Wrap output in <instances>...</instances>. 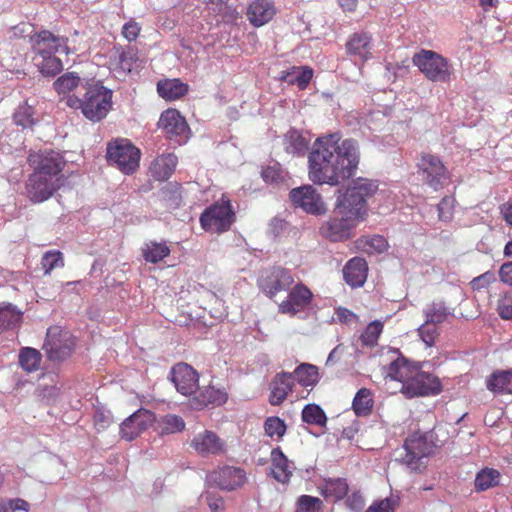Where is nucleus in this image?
Masks as SVG:
<instances>
[{"instance_id": "obj_1", "label": "nucleus", "mask_w": 512, "mask_h": 512, "mask_svg": "<svg viewBox=\"0 0 512 512\" xmlns=\"http://www.w3.org/2000/svg\"><path fill=\"white\" fill-rule=\"evenodd\" d=\"M359 161L355 139L341 140L339 133L320 136L308 154V177L314 184L338 186L354 176Z\"/></svg>"}, {"instance_id": "obj_2", "label": "nucleus", "mask_w": 512, "mask_h": 512, "mask_svg": "<svg viewBox=\"0 0 512 512\" xmlns=\"http://www.w3.org/2000/svg\"><path fill=\"white\" fill-rule=\"evenodd\" d=\"M377 190L378 182L375 180L364 177L353 179L344 191H337L336 213L347 215L356 222L363 221L368 212L367 201Z\"/></svg>"}, {"instance_id": "obj_3", "label": "nucleus", "mask_w": 512, "mask_h": 512, "mask_svg": "<svg viewBox=\"0 0 512 512\" xmlns=\"http://www.w3.org/2000/svg\"><path fill=\"white\" fill-rule=\"evenodd\" d=\"M83 115L86 119L96 123L103 120L112 109L113 91L105 87L102 82H85Z\"/></svg>"}, {"instance_id": "obj_4", "label": "nucleus", "mask_w": 512, "mask_h": 512, "mask_svg": "<svg viewBox=\"0 0 512 512\" xmlns=\"http://www.w3.org/2000/svg\"><path fill=\"white\" fill-rule=\"evenodd\" d=\"M435 446L432 431L423 434H412L404 441V455H401L402 462L410 470L421 472L426 468L424 460L432 454Z\"/></svg>"}, {"instance_id": "obj_5", "label": "nucleus", "mask_w": 512, "mask_h": 512, "mask_svg": "<svg viewBox=\"0 0 512 512\" xmlns=\"http://www.w3.org/2000/svg\"><path fill=\"white\" fill-rule=\"evenodd\" d=\"M412 63L433 82H449L452 75V67L448 60L432 50L422 49L412 57Z\"/></svg>"}, {"instance_id": "obj_6", "label": "nucleus", "mask_w": 512, "mask_h": 512, "mask_svg": "<svg viewBox=\"0 0 512 512\" xmlns=\"http://www.w3.org/2000/svg\"><path fill=\"white\" fill-rule=\"evenodd\" d=\"M140 156V150L126 139L107 146L108 162L125 174H132L139 167Z\"/></svg>"}, {"instance_id": "obj_7", "label": "nucleus", "mask_w": 512, "mask_h": 512, "mask_svg": "<svg viewBox=\"0 0 512 512\" xmlns=\"http://www.w3.org/2000/svg\"><path fill=\"white\" fill-rule=\"evenodd\" d=\"M234 218L230 201L222 199L203 211L200 224L205 231L222 233L230 229Z\"/></svg>"}, {"instance_id": "obj_8", "label": "nucleus", "mask_w": 512, "mask_h": 512, "mask_svg": "<svg viewBox=\"0 0 512 512\" xmlns=\"http://www.w3.org/2000/svg\"><path fill=\"white\" fill-rule=\"evenodd\" d=\"M442 392L440 379L434 374L420 371H413L409 379L404 382L401 393L406 398L436 396Z\"/></svg>"}, {"instance_id": "obj_9", "label": "nucleus", "mask_w": 512, "mask_h": 512, "mask_svg": "<svg viewBox=\"0 0 512 512\" xmlns=\"http://www.w3.org/2000/svg\"><path fill=\"white\" fill-rule=\"evenodd\" d=\"M29 165L33 168V172L40 175L51 177L65 182L62 170L66 165L63 156L53 150H44L30 153L28 157Z\"/></svg>"}, {"instance_id": "obj_10", "label": "nucleus", "mask_w": 512, "mask_h": 512, "mask_svg": "<svg viewBox=\"0 0 512 512\" xmlns=\"http://www.w3.org/2000/svg\"><path fill=\"white\" fill-rule=\"evenodd\" d=\"M68 41V37L54 35L51 31L45 29L31 34L29 43L34 53L33 61H37L39 57L55 55L60 50L68 55L70 53Z\"/></svg>"}, {"instance_id": "obj_11", "label": "nucleus", "mask_w": 512, "mask_h": 512, "mask_svg": "<svg viewBox=\"0 0 512 512\" xmlns=\"http://www.w3.org/2000/svg\"><path fill=\"white\" fill-rule=\"evenodd\" d=\"M42 348L50 361L61 362L71 356L75 341L67 332L54 326L48 328Z\"/></svg>"}, {"instance_id": "obj_12", "label": "nucleus", "mask_w": 512, "mask_h": 512, "mask_svg": "<svg viewBox=\"0 0 512 512\" xmlns=\"http://www.w3.org/2000/svg\"><path fill=\"white\" fill-rule=\"evenodd\" d=\"M293 283L294 277L291 271L281 266L271 267L258 279L260 290L270 299L281 291H288Z\"/></svg>"}, {"instance_id": "obj_13", "label": "nucleus", "mask_w": 512, "mask_h": 512, "mask_svg": "<svg viewBox=\"0 0 512 512\" xmlns=\"http://www.w3.org/2000/svg\"><path fill=\"white\" fill-rule=\"evenodd\" d=\"M157 126L163 130L167 139L178 145L185 144L189 139L190 128L185 118L176 109L170 108L163 111Z\"/></svg>"}, {"instance_id": "obj_14", "label": "nucleus", "mask_w": 512, "mask_h": 512, "mask_svg": "<svg viewBox=\"0 0 512 512\" xmlns=\"http://www.w3.org/2000/svg\"><path fill=\"white\" fill-rule=\"evenodd\" d=\"M292 206L301 208L308 214L321 215L326 212V207L321 195L312 185H303L293 188L289 192Z\"/></svg>"}, {"instance_id": "obj_15", "label": "nucleus", "mask_w": 512, "mask_h": 512, "mask_svg": "<svg viewBox=\"0 0 512 512\" xmlns=\"http://www.w3.org/2000/svg\"><path fill=\"white\" fill-rule=\"evenodd\" d=\"M246 481V472L240 467L224 466L206 476L209 487H217L221 490L232 491L242 486Z\"/></svg>"}, {"instance_id": "obj_16", "label": "nucleus", "mask_w": 512, "mask_h": 512, "mask_svg": "<svg viewBox=\"0 0 512 512\" xmlns=\"http://www.w3.org/2000/svg\"><path fill=\"white\" fill-rule=\"evenodd\" d=\"M61 186L63 181L33 172L26 183V191L33 203H42L52 197Z\"/></svg>"}, {"instance_id": "obj_17", "label": "nucleus", "mask_w": 512, "mask_h": 512, "mask_svg": "<svg viewBox=\"0 0 512 512\" xmlns=\"http://www.w3.org/2000/svg\"><path fill=\"white\" fill-rule=\"evenodd\" d=\"M169 376L176 390L184 396L195 395L199 388V374L187 363L174 365Z\"/></svg>"}, {"instance_id": "obj_18", "label": "nucleus", "mask_w": 512, "mask_h": 512, "mask_svg": "<svg viewBox=\"0 0 512 512\" xmlns=\"http://www.w3.org/2000/svg\"><path fill=\"white\" fill-rule=\"evenodd\" d=\"M357 223L352 218H348L347 215L336 213L334 208L332 215L322 224L320 232L330 241H343L350 238L351 231Z\"/></svg>"}, {"instance_id": "obj_19", "label": "nucleus", "mask_w": 512, "mask_h": 512, "mask_svg": "<svg viewBox=\"0 0 512 512\" xmlns=\"http://www.w3.org/2000/svg\"><path fill=\"white\" fill-rule=\"evenodd\" d=\"M154 422H156L155 414L148 409L140 408L121 423L120 434L123 439L132 441Z\"/></svg>"}, {"instance_id": "obj_20", "label": "nucleus", "mask_w": 512, "mask_h": 512, "mask_svg": "<svg viewBox=\"0 0 512 512\" xmlns=\"http://www.w3.org/2000/svg\"><path fill=\"white\" fill-rule=\"evenodd\" d=\"M313 297V293L306 285L301 282L297 283L289 289L287 299L279 304L278 311L281 314L295 316L310 306Z\"/></svg>"}, {"instance_id": "obj_21", "label": "nucleus", "mask_w": 512, "mask_h": 512, "mask_svg": "<svg viewBox=\"0 0 512 512\" xmlns=\"http://www.w3.org/2000/svg\"><path fill=\"white\" fill-rule=\"evenodd\" d=\"M424 181L434 190L443 186L446 178V168L440 158L432 154H424L418 164Z\"/></svg>"}, {"instance_id": "obj_22", "label": "nucleus", "mask_w": 512, "mask_h": 512, "mask_svg": "<svg viewBox=\"0 0 512 512\" xmlns=\"http://www.w3.org/2000/svg\"><path fill=\"white\" fill-rule=\"evenodd\" d=\"M190 446L203 457L218 455L225 451V442L210 430L196 434L191 440Z\"/></svg>"}, {"instance_id": "obj_23", "label": "nucleus", "mask_w": 512, "mask_h": 512, "mask_svg": "<svg viewBox=\"0 0 512 512\" xmlns=\"http://www.w3.org/2000/svg\"><path fill=\"white\" fill-rule=\"evenodd\" d=\"M294 381L295 378L292 373L285 371L277 373L271 382L270 404L274 406L282 404L288 394L292 392Z\"/></svg>"}, {"instance_id": "obj_24", "label": "nucleus", "mask_w": 512, "mask_h": 512, "mask_svg": "<svg viewBox=\"0 0 512 512\" xmlns=\"http://www.w3.org/2000/svg\"><path fill=\"white\" fill-rule=\"evenodd\" d=\"M228 394L225 389L215 388L208 385L204 388H198L191 400V405L195 409H202L208 405L220 406L226 403Z\"/></svg>"}, {"instance_id": "obj_25", "label": "nucleus", "mask_w": 512, "mask_h": 512, "mask_svg": "<svg viewBox=\"0 0 512 512\" xmlns=\"http://www.w3.org/2000/svg\"><path fill=\"white\" fill-rule=\"evenodd\" d=\"M368 266L364 258L354 257L343 268L345 282L351 287H361L367 278Z\"/></svg>"}, {"instance_id": "obj_26", "label": "nucleus", "mask_w": 512, "mask_h": 512, "mask_svg": "<svg viewBox=\"0 0 512 512\" xmlns=\"http://www.w3.org/2000/svg\"><path fill=\"white\" fill-rule=\"evenodd\" d=\"M275 14V8L270 0H255L247 10L248 20L255 27L268 23Z\"/></svg>"}, {"instance_id": "obj_27", "label": "nucleus", "mask_w": 512, "mask_h": 512, "mask_svg": "<svg viewBox=\"0 0 512 512\" xmlns=\"http://www.w3.org/2000/svg\"><path fill=\"white\" fill-rule=\"evenodd\" d=\"M420 364L417 362H412L400 355L397 359L392 361L387 367L386 376L391 380L402 382V385L405 381H407L413 371L420 369Z\"/></svg>"}, {"instance_id": "obj_28", "label": "nucleus", "mask_w": 512, "mask_h": 512, "mask_svg": "<svg viewBox=\"0 0 512 512\" xmlns=\"http://www.w3.org/2000/svg\"><path fill=\"white\" fill-rule=\"evenodd\" d=\"M271 461L274 467V478L281 483L288 482L292 476L294 466L293 463L288 460L280 447H276L271 451Z\"/></svg>"}, {"instance_id": "obj_29", "label": "nucleus", "mask_w": 512, "mask_h": 512, "mask_svg": "<svg viewBox=\"0 0 512 512\" xmlns=\"http://www.w3.org/2000/svg\"><path fill=\"white\" fill-rule=\"evenodd\" d=\"M346 50L363 61L371 58V37L365 32L354 33L346 43Z\"/></svg>"}, {"instance_id": "obj_30", "label": "nucleus", "mask_w": 512, "mask_h": 512, "mask_svg": "<svg viewBox=\"0 0 512 512\" xmlns=\"http://www.w3.org/2000/svg\"><path fill=\"white\" fill-rule=\"evenodd\" d=\"M178 159L176 155L168 153L155 159L151 166V175L158 181H165L174 173Z\"/></svg>"}, {"instance_id": "obj_31", "label": "nucleus", "mask_w": 512, "mask_h": 512, "mask_svg": "<svg viewBox=\"0 0 512 512\" xmlns=\"http://www.w3.org/2000/svg\"><path fill=\"white\" fill-rule=\"evenodd\" d=\"M23 312L12 303L0 304V334L4 331L19 328L22 323Z\"/></svg>"}, {"instance_id": "obj_32", "label": "nucleus", "mask_w": 512, "mask_h": 512, "mask_svg": "<svg viewBox=\"0 0 512 512\" xmlns=\"http://www.w3.org/2000/svg\"><path fill=\"white\" fill-rule=\"evenodd\" d=\"M189 91L188 84L182 82L180 79H165L157 83V92L160 97L165 100H176Z\"/></svg>"}, {"instance_id": "obj_33", "label": "nucleus", "mask_w": 512, "mask_h": 512, "mask_svg": "<svg viewBox=\"0 0 512 512\" xmlns=\"http://www.w3.org/2000/svg\"><path fill=\"white\" fill-rule=\"evenodd\" d=\"M313 77V70L307 66L292 67L283 71L279 79L289 85H297L299 89H305Z\"/></svg>"}, {"instance_id": "obj_34", "label": "nucleus", "mask_w": 512, "mask_h": 512, "mask_svg": "<svg viewBox=\"0 0 512 512\" xmlns=\"http://www.w3.org/2000/svg\"><path fill=\"white\" fill-rule=\"evenodd\" d=\"M285 151L296 156H303L309 148V140L300 131L291 128L284 135Z\"/></svg>"}, {"instance_id": "obj_35", "label": "nucleus", "mask_w": 512, "mask_h": 512, "mask_svg": "<svg viewBox=\"0 0 512 512\" xmlns=\"http://www.w3.org/2000/svg\"><path fill=\"white\" fill-rule=\"evenodd\" d=\"M292 374L302 387H314L320 380L318 367L309 363L298 365Z\"/></svg>"}, {"instance_id": "obj_36", "label": "nucleus", "mask_w": 512, "mask_h": 512, "mask_svg": "<svg viewBox=\"0 0 512 512\" xmlns=\"http://www.w3.org/2000/svg\"><path fill=\"white\" fill-rule=\"evenodd\" d=\"M512 381V369L496 370L486 378V388L495 393L502 394Z\"/></svg>"}, {"instance_id": "obj_37", "label": "nucleus", "mask_w": 512, "mask_h": 512, "mask_svg": "<svg viewBox=\"0 0 512 512\" xmlns=\"http://www.w3.org/2000/svg\"><path fill=\"white\" fill-rule=\"evenodd\" d=\"M143 258L146 262L156 264L170 254L166 242L150 241L142 247Z\"/></svg>"}, {"instance_id": "obj_38", "label": "nucleus", "mask_w": 512, "mask_h": 512, "mask_svg": "<svg viewBox=\"0 0 512 512\" xmlns=\"http://www.w3.org/2000/svg\"><path fill=\"white\" fill-rule=\"evenodd\" d=\"M19 365L27 373H32L40 368L41 353L32 347H23L19 351Z\"/></svg>"}, {"instance_id": "obj_39", "label": "nucleus", "mask_w": 512, "mask_h": 512, "mask_svg": "<svg viewBox=\"0 0 512 512\" xmlns=\"http://www.w3.org/2000/svg\"><path fill=\"white\" fill-rule=\"evenodd\" d=\"M500 478L501 474L498 470L486 467L476 474L474 481L475 490L481 492L493 488L499 485Z\"/></svg>"}, {"instance_id": "obj_40", "label": "nucleus", "mask_w": 512, "mask_h": 512, "mask_svg": "<svg viewBox=\"0 0 512 512\" xmlns=\"http://www.w3.org/2000/svg\"><path fill=\"white\" fill-rule=\"evenodd\" d=\"M80 85L85 86L76 72H66L53 82V88L59 95L68 94Z\"/></svg>"}, {"instance_id": "obj_41", "label": "nucleus", "mask_w": 512, "mask_h": 512, "mask_svg": "<svg viewBox=\"0 0 512 512\" xmlns=\"http://www.w3.org/2000/svg\"><path fill=\"white\" fill-rule=\"evenodd\" d=\"M38 71L45 77H55L63 70V63L55 55L39 57L34 61Z\"/></svg>"}, {"instance_id": "obj_42", "label": "nucleus", "mask_w": 512, "mask_h": 512, "mask_svg": "<svg viewBox=\"0 0 512 512\" xmlns=\"http://www.w3.org/2000/svg\"><path fill=\"white\" fill-rule=\"evenodd\" d=\"M185 429V422L182 417L175 414H167L157 421V430L161 435H168L181 432Z\"/></svg>"}, {"instance_id": "obj_43", "label": "nucleus", "mask_w": 512, "mask_h": 512, "mask_svg": "<svg viewBox=\"0 0 512 512\" xmlns=\"http://www.w3.org/2000/svg\"><path fill=\"white\" fill-rule=\"evenodd\" d=\"M301 418L303 422L309 425H317L320 427H324L328 420L325 411L315 403L304 406Z\"/></svg>"}, {"instance_id": "obj_44", "label": "nucleus", "mask_w": 512, "mask_h": 512, "mask_svg": "<svg viewBox=\"0 0 512 512\" xmlns=\"http://www.w3.org/2000/svg\"><path fill=\"white\" fill-rule=\"evenodd\" d=\"M373 407V399L371 398V392L367 388H361L356 393L352 408L357 416H367L371 413Z\"/></svg>"}, {"instance_id": "obj_45", "label": "nucleus", "mask_w": 512, "mask_h": 512, "mask_svg": "<svg viewBox=\"0 0 512 512\" xmlns=\"http://www.w3.org/2000/svg\"><path fill=\"white\" fill-rule=\"evenodd\" d=\"M424 313L426 316V324L442 323L450 314L444 302H433Z\"/></svg>"}, {"instance_id": "obj_46", "label": "nucleus", "mask_w": 512, "mask_h": 512, "mask_svg": "<svg viewBox=\"0 0 512 512\" xmlns=\"http://www.w3.org/2000/svg\"><path fill=\"white\" fill-rule=\"evenodd\" d=\"M34 109L32 106L24 103L20 105L13 114L14 123L22 128H30L35 124L33 117Z\"/></svg>"}, {"instance_id": "obj_47", "label": "nucleus", "mask_w": 512, "mask_h": 512, "mask_svg": "<svg viewBox=\"0 0 512 512\" xmlns=\"http://www.w3.org/2000/svg\"><path fill=\"white\" fill-rule=\"evenodd\" d=\"M382 330L383 323L381 321L375 320L369 323L360 336L362 344L369 347L376 345Z\"/></svg>"}, {"instance_id": "obj_48", "label": "nucleus", "mask_w": 512, "mask_h": 512, "mask_svg": "<svg viewBox=\"0 0 512 512\" xmlns=\"http://www.w3.org/2000/svg\"><path fill=\"white\" fill-rule=\"evenodd\" d=\"M349 486L344 478L329 479L325 483V492L327 495L334 496L340 500L347 496Z\"/></svg>"}, {"instance_id": "obj_49", "label": "nucleus", "mask_w": 512, "mask_h": 512, "mask_svg": "<svg viewBox=\"0 0 512 512\" xmlns=\"http://www.w3.org/2000/svg\"><path fill=\"white\" fill-rule=\"evenodd\" d=\"M161 195L170 206L179 207L182 201L181 185L177 182H169L161 189Z\"/></svg>"}, {"instance_id": "obj_50", "label": "nucleus", "mask_w": 512, "mask_h": 512, "mask_svg": "<svg viewBox=\"0 0 512 512\" xmlns=\"http://www.w3.org/2000/svg\"><path fill=\"white\" fill-rule=\"evenodd\" d=\"M322 505L323 502L318 497L310 495H301L297 499L296 512H320Z\"/></svg>"}, {"instance_id": "obj_51", "label": "nucleus", "mask_w": 512, "mask_h": 512, "mask_svg": "<svg viewBox=\"0 0 512 512\" xmlns=\"http://www.w3.org/2000/svg\"><path fill=\"white\" fill-rule=\"evenodd\" d=\"M261 176L266 183L277 185L284 181L285 172L279 163H275L274 165L263 168L261 171Z\"/></svg>"}, {"instance_id": "obj_52", "label": "nucleus", "mask_w": 512, "mask_h": 512, "mask_svg": "<svg viewBox=\"0 0 512 512\" xmlns=\"http://www.w3.org/2000/svg\"><path fill=\"white\" fill-rule=\"evenodd\" d=\"M264 430L266 435L271 438L274 436L282 438L286 432V424L284 420L280 419L279 417H268L264 423Z\"/></svg>"}, {"instance_id": "obj_53", "label": "nucleus", "mask_w": 512, "mask_h": 512, "mask_svg": "<svg viewBox=\"0 0 512 512\" xmlns=\"http://www.w3.org/2000/svg\"><path fill=\"white\" fill-rule=\"evenodd\" d=\"M42 267L46 273H49L56 267L64 265L62 253L60 251H48L42 257Z\"/></svg>"}, {"instance_id": "obj_54", "label": "nucleus", "mask_w": 512, "mask_h": 512, "mask_svg": "<svg viewBox=\"0 0 512 512\" xmlns=\"http://www.w3.org/2000/svg\"><path fill=\"white\" fill-rule=\"evenodd\" d=\"M497 278L493 271H486L485 273L473 278L469 285L473 291H480L488 288L492 283L496 282Z\"/></svg>"}, {"instance_id": "obj_55", "label": "nucleus", "mask_w": 512, "mask_h": 512, "mask_svg": "<svg viewBox=\"0 0 512 512\" xmlns=\"http://www.w3.org/2000/svg\"><path fill=\"white\" fill-rule=\"evenodd\" d=\"M436 324H426V322L418 328L419 335L423 342L431 347L434 345L435 338L437 335Z\"/></svg>"}, {"instance_id": "obj_56", "label": "nucleus", "mask_w": 512, "mask_h": 512, "mask_svg": "<svg viewBox=\"0 0 512 512\" xmlns=\"http://www.w3.org/2000/svg\"><path fill=\"white\" fill-rule=\"evenodd\" d=\"M365 512H395V501L391 498L375 501Z\"/></svg>"}, {"instance_id": "obj_57", "label": "nucleus", "mask_w": 512, "mask_h": 512, "mask_svg": "<svg viewBox=\"0 0 512 512\" xmlns=\"http://www.w3.org/2000/svg\"><path fill=\"white\" fill-rule=\"evenodd\" d=\"M204 496L212 512H222L224 510V500L221 496L210 491H206Z\"/></svg>"}, {"instance_id": "obj_58", "label": "nucleus", "mask_w": 512, "mask_h": 512, "mask_svg": "<svg viewBox=\"0 0 512 512\" xmlns=\"http://www.w3.org/2000/svg\"><path fill=\"white\" fill-rule=\"evenodd\" d=\"M364 498L360 492H353L346 499V505L354 512H359L364 507Z\"/></svg>"}, {"instance_id": "obj_59", "label": "nucleus", "mask_w": 512, "mask_h": 512, "mask_svg": "<svg viewBox=\"0 0 512 512\" xmlns=\"http://www.w3.org/2000/svg\"><path fill=\"white\" fill-rule=\"evenodd\" d=\"M498 275L503 284L512 287V261L504 262L499 268Z\"/></svg>"}, {"instance_id": "obj_60", "label": "nucleus", "mask_w": 512, "mask_h": 512, "mask_svg": "<svg viewBox=\"0 0 512 512\" xmlns=\"http://www.w3.org/2000/svg\"><path fill=\"white\" fill-rule=\"evenodd\" d=\"M498 313L502 319H512V298L505 297L498 303Z\"/></svg>"}, {"instance_id": "obj_61", "label": "nucleus", "mask_w": 512, "mask_h": 512, "mask_svg": "<svg viewBox=\"0 0 512 512\" xmlns=\"http://www.w3.org/2000/svg\"><path fill=\"white\" fill-rule=\"evenodd\" d=\"M140 32V27L136 22H127L124 24L122 29L123 36L129 41H134L138 37Z\"/></svg>"}, {"instance_id": "obj_62", "label": "nucleus", "mask_w": 512, "mask_h": 512, "mask_svg": "<svg viewBox=\"0 0 512 512\" xmlns=\"http://www.w3.org/2000/svg\"><path fill=\"white\" fill-rule=\"evenodd\" d=\"M111 422L112 420L109 413L102 410H96L94 414V423L98 430L107 428Z\"/></svg>"}, {"instance_id": "obj_63", "label": "nucleus", "mask_w": 512, "mask_h": 512, "mask_svg": "<svg viewBox=\"0 0 512 512\" xmlns=\"http://www.w3.org/2000/svg\"><path fill=\"white\" fill-rule=\"evenodd\" d=\"M287 227V222L281 218L274 217L269 223V234L277 237L280 235Z\"/></svg>"}, {"instance_id": "obj_64", "label": "nucleus", "mask_w": 512, "mask_h": 512, "mask_svg": "<svg viewBox=\"0 0 512 512\" xmlns=\"http://www.w3.org/2000/svg\"><path fill=\"white\" fill-rule=\"evenodd\" d=\"M136 59V53L132 49L123 51L120 54L121 66L123 67V69H127L129 71L132 69L133 63L136 61Z\"/></svg>"}]
</instances>
